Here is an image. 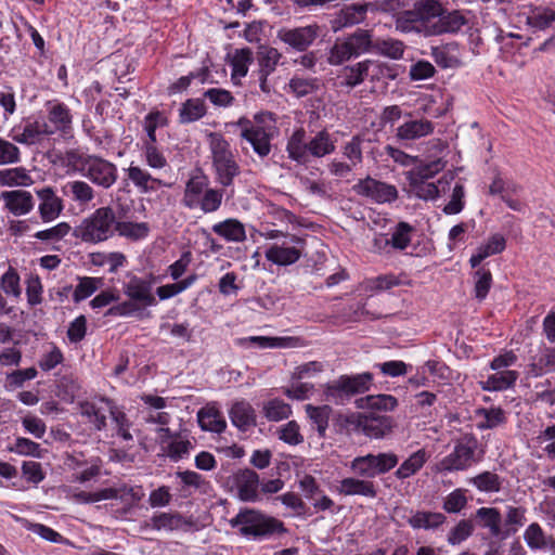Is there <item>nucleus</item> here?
<instances>
[{"instance_id": "35", "label": "nucleus", "mask_w": 555, "mask_h": 555, "mask_svg": "<svg viewBox=\"0 0 555 555\" xmlns=\"http://www.w3.org/2000/svg\"><path fill=\"white\" fill-rule=\"evenodd\" d=\"M301 257V251L295 246L274 244L266 250V258L278 266H289Z\"/></svg>"}, {"instance_id": "25", "label": "nucleus", "mask_w": 555, "mask_h": 555, "mask_svg": "<svg viewBox=\"0 0 555 555\" xmlns=\"http://www.w3.org/2000/svg\"><path fill=\"white\" fill-rule=\"evenodd\" d=\"M476 518L480 526L487 528L492 537H507L516 532L517 528H507L505 531L501 528L502 516L499 509L494 507H480L476 511Z\"/></svg>"}, {"instance_id": "37", "label": "nucleus", "mask_w": 555, "mask_h": 555, "mask_svg": "<svg viewBox=\"0 0 555 555\" xmlns=\"http://www.w3.org/2000/svg\"><path fill=\"white\" fill-rule=\"evenodd\" d=\"M519 374L517 371H495L481 382V388L488 391H502L511 388L517 380Z\"/></svg>"}, {"instance_id": "53", "label": "nucleus", "mask_w": 555, "mask_h": 555, "mask_svg": "<svg viewBox=\"0 0 555 555\" xmlns=\"http://www.w3.org/2000/svg\"><path fill=\"white\" fill-rule=\"evenodd\" d=\"M142 153L146 165L153 170L168 167V160L156 143H143Z\"/></svg>"}, {"instance_id": "30", "label": "nucleus", "mask_w": 555, "mask_h": 555, "mask_svg": "<svg viewBox=\"0 0 555 555\" xmlns=\"http://www.w3.org/2000/svg\"><path fill=\"white\" fill-rule=\"evenodd\" d=\"M47 122L53 134L57 131L67 130L72 124V115L68 107L60 102H49Z\"/></svg>"}, {"instance_id": "36", "label": "nucleus", "mask_w": 555, "mask_h": 555, "mask_svg": "<svg viewBox=\"0 0 555 555\" xmlns=\"http://www.w3.org/2000/svg\"><path fill=\"white\" fill-rule=\"evenodd\" d=\"M197 420L201 428L207 431L222 433L227 423L218 409L207 405L197 413Z\"/></svg>"}, {"instance_id": "59", "label": "nucleus", "mask_w": 555, "mask_h": 555, "mask_svg": "<svg viewBox=\"0 0 555 555\" xmlns=\"http://www.w3.org/2000/svg\"><path fill=\"white\" fill-rule=\"evenodd\" d=\"M167 125V117L160 112H151L144 118V130L147 138L143 143H156V129Z\"/></svg>"}, {"instance_id": "41", "label": "nucleus", "mask_w": 555, "mask_h": 555, "mask_svg": "<svg viewBox=\"0 0 555 555\" xmlns=\"http://www.w3.org/2000/svg\"><path fill=\"white\" fill-rule=\"evenodd\" d=\"M405 51L403 41L395 38H385L374 40L373 52L391 60L402 59Z\"/></svg>"}, {"instance_id": "11", "label": "nucleus", "mask_w": 555, "mask_h": 555, "mask_svg": "<svg viewBox=\"0 0 555 555\" xmlns=\"http://www.w3.org/2000/svg\"><path fill=\"white\" fill-rule=\"evenodd\" d=\"M320 31L321 28L315 23L294 28L281 27L276 33V38L291 49L305 52L314 43Z\"/></svg>"}, {"instance_id": "45", "label": "nucleus", "mask_w": 555, "mask_h": 555, "mask_svg": "<svg viewBox=\"0 0 555 555\" xmlns=\"http://www.w3.org/2000/svg\"><path fill=\"white\" fill-rule=\"evenodd\" d=\"M292 406L281 399H271L263 403L262 413L270 422H281L292 415Z\"/></svg>"}, {"instance_id": "55", "label": "nucleus", "mask_w": 555, "mask_h": 555, "mask_svg": "<svg viewBox=\"0 0 555 555\" xmlns=\"http://www.w3.org/2000/svg\"><path fill=\"white\" fill-rule=\"evenodd\" d=\"M278 438L289 446H298L304 442L300 426L296 421H289L276 430Z\"/></svg>"}, {"instance_id": "21", "label": "nucleus", "mask_w": 555, "mask_h": 555, "mask_svg": "<svg viewBox=\"0 0 555 555\" xmlns=\"http://www.w3.org/2000/svg\"><path fill=\"white\" fill-rule=\"evenodd\" d=\"M435 130L433 121L421 119H409L396 129V139L402 142L416 141L430 135Z\"/></svg>"}, {"instance_id": "4", "label": "nucleus", "mask_w": 555, "mask_h": 555, "mask_svg": "<svg viewBox=\"0 0 555 555\" xmlns=\"http://www.w3.org/2000/svg\"><path fill=\"white\" fill-rule=\"evenodd\" d=\"M208 144L218 182L222 186H230L240 173V166L234 158L229 142L222 134L211 132L208 134Z\"/></svg>"}, {"instance_id": "46", "label": "nucleus", "mask_w": 555, "mask_h": 555, "mask_svg": "<svg viewBox=\"0 0 555 555\" xmlns=\"http://www.w3.org/2000/svg\"><path fill=\"white\" fill-rule=\"evenodd\" d=\"M62 191L65 195L70 194L73 201L79 204H88L94 198L93 189L85 181H69Z\"/></svg>"}, {"instance_id": "44", "label": "nucleus", "mask_w": 555, "mask_h": 555, "mask_svg": "<svg viewBox=\"0 0 555 555\" xmlns=\"http://www.w3.org/2000/svg\"><path fill=\"white\" fill-rule=\"evenodd\" d=\"M121 491H126V488L120 490L116 488H105L95 492L77 491L73 493L72 498L78 503H95L122 498Z\"/></svg>"}, {"instance_id": "60", "label": "nucleus", "mask_w": 555, "mask_h": 555, "mask_svg": "<svg viewBox=\"0 0 555 555\" xmlns=\"http://www.w3.org/2000/svg\"><path fill=\"white\" fill-rule=\"evenodd\" d=\"M446 166V163L438 158L435 160H431L427 164L421 165L414 170H412L409 173L408 179H418V180H427L430 181V179L437 175L438 172L442 171Z\"/></svg>"}, {"instance_id": "40", "label": "nucleus", "mask_w": 555, "mask_h": 555, "mask_svg": "<svg viewBox=\"0 0 555 555\" xmlns=\"http://www.w3.org/2000/svg\"><path fill=\"white\" fill-rule=\"evenodd\" d=\"M465 23L466 20L464 15L459 11L444 12L442 9V12L438 16L436 28H433V31L435 33V36L444 33H456Z\"/></svg>"}, {"instance_id": "10", "label": "nucleus", "mask_w": 555, "mask_h": 555, "mask_svg": "<svg viewBox=\"0 0 555 555\" xmlns=\"http://www.w3.org/2000/svg\"><path fill=\"white\" fill-rule=\"evenodd\" d=\"M156 433L157 442L160 446L163 455L172 462L188 457L194 449V443L186 435L180 433L172 434L168 427H158Z\"/></svg>"}, {"instance_id": "43", "label": "nucleus", "mask_w": 555, "mask_h": 555, "mask_svg": "<svg viewBox=\"0 0 555 555\" xmlns=\"http://www.w3.org/2000/svg\"><path fill=\"white\" fill-rule=\"evenodd\" d=\"M353 56H359L363 53L373 52L374 41L370 31L358 29L353 34L345 37Z\"/></svg>"}, {"instance_id": "7", "label": "nucleus", "mask_w": 555, "mask_h": 555, "mask_svg": "<svg viewBox=\"0 0 555 555\" xmlns=\"http://www.w3.org/2000/svg\"><path fill=\"white\" fill-rule=\"evenodd\" d=\"M230 522L232 527H240L242 534L253 535L255 538L284 533L286 531L281 520L266 516L255 509L240 512Z\"/></svg>"}, {"instance_id": "48", "label": "nucleus", "mask_w": 555, "mask_h": 555, "mask_svg": "<svg viewBox=\"0 0 555 555\" xmlns=\"http://www.w3.org/2000/svg\"><path fill=\"white\" fill-rule=\"evenodd\" d=\"M253 62V52L248 48L235 50L231 59L232 79L238 80L248 73V67Z\"/></svg>"}, {"instance_id": "62", "label": "nucleus", "mask_w": 555, "mask_h": 555, "mask_svg": "<svg viewBox=\"0 0 555 555\" xmlns=\"http://www.w3.org/2000/svg\"><path fill=\"white\" fill-rule=\"evenodd\" d=\"M72 227L67 222H60L52 228L38 231L34 237L42 242H59L70 232Z\"/></svg>"}, {"instance_id": "38", "label": "nucleus", "mask_w": 555, "mask_h": 555, "mask_svg": "<svg viewBox=\"0 0 555 555\" xmlns=\"http://www.w3.org/2000/svg\"><path fill=\"white\" fill-rule=\"evenodd\" d=\"M363 434L370 438H383L391 431V421L387 416L365 417L359 423Z\"/></svg>"}, {"instance_id": "52", "label": "nucleus", "mask_w": 555, "mask_h": 555, "mask_svg": "<svg viewBox=\"0 0 555 555\" xmlns=\"http://www.w3.org/2000/svg\"><path fill=\"white\" fill-rule=\"evenodd\" d=\"M360 408H369L379 411H392L398 405V400L391 395L367 396L359 400Z\"/></svg>"}, {"instance_id": "50", "label": "nucleus", "mask_w": 555, "mask_h": 555, "mask_svg": "<svg viewBox=\"0 0 555 555\" xmlns=\"http://www.w3.org/2000/svg\"><path fill=\"white\" fill-rule=\"evenodd\" d=\"M115 231H117L120 236L131 240H141L147 236L150 227L146 222L116 221Z\"/></svg>"}, {"instance_id": "12", "label": "nucleus", "mask_w": 555, "mask_h": 555, "mask_svg": "<svg viewBox=\"0 0 555 555\" xmlns=\"http://www.w3.org/2000/svg\"><path fill=\"white\" fill-rule=\"evenodd\" d=\"M81 171L92 183L103 189H109L117 180L116 165L98 156H88L81 164Z\"/></svg>"}, {"instance_id": "63", "label": "nucleus", "mask_w": 555, "mask_h": 555, "mask_svg": "<svg viewBox=\"0 0 555 555\" xmlns=\"http://www.w3.org/2000/svg\"><path fill=\"white\" fill-rule=\"evenodd\" d=\"M412 231L413 228L409 223L399 222L391 235V238H389V245L395 249H405L411 243Z\"/></svg>"}, {"instance_id": "14", "label": "nucleus", "mask_w": 555, "mask_h": 555, "mask_svg": "<svg viewBox=\"0 0 555 555\" xmlns=\"http://www.w3.org/2000/svg\"><path fill=\"white\" fill-rule=\"evenodd\" d=\"M282 59V53L273 47L260 46L257 51V77L259 88L263 93L269 94L272 90L268 78L273 74Z\"/></svg>"}, {"instance_id": "9", "label": "nucleus", "mask_w": 555, "mask_h": 555, "mask_svg": "<svg viewBox=\"0 0 555 555\" xmlns=\"http://www.w3.org/2000/svg\"><path fill=\"white\" fill-rule=\"evenodd\" d=\"M398 456L392 452L357 456L350 462V469L362 478H374L395 468Z\"/></svg>"}, {"instance_id": "51", "label": "nucleus", "mask_w": 555, "mask_h": 555, "mask_svg": "<svg viewBox=\"0 0 555 555\" xmlns=\"http://www.w3.org/2000/svg\"><path fill=\"white\" fill-rule=\"evenodd\" d=\"M353 57V54L344 38H337L327 53V63L333 66L341 65Z\"/></svg>"}, {"instance_id": "39", "label": "nucleus", "mask_w": 555, "mask_h": 555, "mask_svg": "<svg viewBox=\"0 0 555 555\" xmlns=\"http://www.w3.org/2000/svg\"><path fill=\"white\" fill-rule=\"evenodd\" d=\"M241 344L255 345L258 348H294L298 346L296 337H268V336H249L240 340Z\"/></svg>"}, {"instance_id": "17", "label": "nucleus", "mask_w": 555, "mask_h": 555, "mask_svg": "<svg viewBox=\"0 0 555 555\" xmlns=\"http://www.w3.org/2000/svg\"><path fill=\"white\" fill-rule=\"evenodd\" d=\"M422 35L435 36L433 28H436L438 16L442 12V5L437 0H418L413 5Z\"/></svg>"}, {"instance_id": "16", "label": "nucleus", "mask_w": 555, "mask_h": 555, "mask_svg": "<svg viewBox=\"0 0 555 555\" xmlns=\"http://www.w3.org/2000/svg\"><path fill=\"white\" fill-rule=\"evenodd\" d=\"M353 190L358 195L369 197L376 203H389L398 197L396 186L371 177L360 180Z\"/></svg>"}, {"instance_id": "1", "label": "nucleus", "mask_w": 555, "mask_h": 555, "mask_svg": "<svg viewBox=\"0 0 555 555\" xmlns=\"http://www.w3.org/2000/svg\"><path fill=\"white\" fill-rule=\"evenodd\" d=\"M286 151L291 159L298 164L310 163L311 157L322 158L335 151V143L326 130L319 131L309 141L306 139V131L299 128L288 139Z\"/></svg>"}, {"instance_id": "13", "label": "nucleus", "mask_w": 555, "mask_h": 555, "mask_svg": "<svg viewBox=\"0 0 555 555\" xmlns=\"http://www.w3.org/2000/svg\"><path fill=\"white\" fill-rule=\"evenodd\" d=\"M384 68H386V65L373 60H364L352 66H346L343 68L341 75L339 76L343 79L340 85L347 88H354L366 78L377 80Z\"/></svg>"}, {"instance_id": "61", "label": "nucleus", "mask_w": 555, "mask_h": 555, "mask_svg": "<svg viewBox=\"0 0 555 555\" xmlns=\"http://www.w3.org/2000/svg\"><path fill=\"white\" fill-rule=\"evenodd\" d=\"M222 199L223 192L221 190L207 189L199 199L197 207H199L204 214H211L221 207Z\"/></svg>"}, {"instance_id": "28", "label": "nucleus", "mask_w": 555, "mask_h": 555, "mask_svg": "<svg viewBox=\"0 0 555 555\" xmlns=\"http://www.w3.org/2000/svg\"><path fill=\"white\" fill-rule=\"evenodd\" d=\"M338 491L343 495H362L365 498H375L377 489L373 481L353 477L344 478L339 482Z\"/></svg>"}, {"instance_id": "15", "label": "nucleus", "mask_w": 555, "mask_h": 555, "mask_svg": "<svg viewBox=\"0 0 555 555\" xmlns=\"http://www.w3.org/2000/svg\"><path fill=\"white\" fill-rule=\"evenodd\" d=\"M35 194L39 199L38 214L43 223L53 222L62 215L64 201L52 186L37 189Z\"/></svg>"}, {"instance_id": "19", "label": "nucleus", "mask_w": 555, "mask_h": 555, "mask_svg": "<svg viewBox=\"0 0 555 555\" xmlns=\"http://www.w3.org/2000/svg\"><path fill=\"white\" fill-rule=\"evenodd\" d=\"M127 179L142 194L155 192L158 188H169L171 184L153 177L146 169L131 162L125 169Z\"/></svg>"}, {"instance_id": "42", "label": "nucleus", "mask_w": 555, "mask_h": 555, "mask_svg": "<svg viewBox=\"0 0 555 555\" xmlns=\"http://www.w3.org/2000/svg\"><path fill=\"white\" fill-rule=\"evenodd\" d=\"M207 108L205 102L201 99L186 100L179 109V120L181 124L194 122L206 115Z\"/></svg>"}, {"instance_id": "33", "label": "nucleus", "mask_w": 555, "mask_h": 555, "mask_svg": "<svg viewBox=\"0 0 555 555\" xmlns=\"http://www.w3.org/2000/svg\"><path fill=\"white\" fill-rule=\"evenodd\" d=\"M52 130L49 128L46 120H35L28 122L22 133L14 137V140L22 144H36L44 137L52 135Z\"/></svg>"}, {"instance_id": "18", "label": "nucleus", "mask_w": 555, "mask_h": 555, "mask_svg": "<svg viewBox=\"0 0 555 555\" xmlns=\"http://www.w3.org/2000/svg\"><path fill=\"white\" fill-rule=\"evenodd\" d=\"M452 180V175H444L437 182L409 179L410 193L424 201H434L450 189Z\"/></svg>"}, {"instance_id": "47", "label": "nucleus", "mask_w": 555, "mask_h": 555, "mask_svg": "<svg viewBox=\"0 0 555 555\" xmlns=\"http://www.w3.org/2000/svg\"><path fill=\"white\" fill-rule=\"evenodd\" d=\"M305 410L312 424L315 425L319 436L324 437L328 427L332 408L330 405L314 406L307 404Z\"/></svg>"}, {"instance_id": "34", "label": "nucleus", "mask_w": 555, "mask_h": 555, "mask_svg": "<svg viewBox=\"0 0 555 555\" xmlns=\"http://www.w3.org/2000/svg\"><path fill=\"white\" fill-rule=\"evenodd\" d=\"M429 459V454L425 449H420L413 452L406 460H404L398 469L395 472V476L400 479H408L418 473Z\"/></svg>"}, {"instance_id": "32", "label": "nucleus", "mask_w": 555, "mask_h": 555, "mask_svg": "<svg viewBox=\"0 0 555 555\" xmlns=\"http://www.w3.org/2000/svg\"><path fill=\"white\" fill-rule=\"evenodd\" d=\"M34 179L25 167H13L0 170V186L27 188L33 185Z\"/></svg>"}, {"instance_id": "56", "label": "nucleus", "mask_w": 555, "mask_h": 555, "mask_svg": "<svg viewBox=\"0 0 555 555\" xmlns=\"http://www.w3.org/2000/svg\"><path fill=\"white\" fill-rule=\"evenodd\" d=\"M364 139L360 135H353L350 141L346 142L341 152L345 158L351 164L353 167L360 165L363 160L362 154V144Z\"/></svg>"}, {"instance_id": "23", "label": "nucleus", "mask_w": 555, "mask_h": 555, "mask_svg": "<svg viewBox=\"0 0 555 555\" xmlns=\"http://www.w3.org/2000/svg\"><path fill=\"white\" fill-rule=\"evenodd\" d=\"M0 199L3 201L4 207L17 217L29 214L35 206L31 193L24 190L4 191Z\"/></svg>"}, {"instance_id": "3", "label": "nucleus", "mask_w": 555, "mask_h": 555, "mask_svg": "<svg viewBox=\"0 0 555 555\" xmlns=\"http://www.w3.org/2000/svg\"><path fill=\"white\" fill-rule=\"evenodd\" d=\"M241 137L245 139L260 157L271 152V140L278 133L273 113L264 112L255 115L253 121H241Z\"/></svg>"}, {"instance_id": "20", "label": "nucleus", "mask_w": 555, "mask_h": 555, "mask_svg": "<svg viewBox=\"0 0 555 555\" xmlns=\"http://www.w3.org/2000/svg\"><path fill=\"white\" fill-rule=\"evenodd\" d=\"M113 405V401L106 398H99L81 402L79 404V411L96 430H102L106 426V415L111 414Z\"/></svg>"}, {"instance_id": "24", "label": "nucleus", "mask_w": 555, "mask_h": 555, "mask_svg": "<svg viewBox=\"0 0 555 555\" xmlns=\"http://www.w3.org/2000/svg\"><path fill=\"white\" fill-rule=\"evenodd\" d=\"M238 498L253 502L258 498L259 476L251 469H242L234 477Z\"/></svg>"}, {"instance_id": "54", "label": "nucleus", "mask_w": 555, "mask_h": 555, "mask_svg": "<svg viewBox=\"0 0 555 555\" xmlns=\"http://www.w3.org/2000/svg\"><path fill=\"white\" fill-rule=\"evenodd\" d=\"M476 414L483 418L478 425L480 429H492L506 422L505 412L501 408L478 409Z\"/></svg>"}, {"instance_id": "26", "label": "nucleus", "mask_w": 555, "mask_h": 555, "mask_svg": "<svg viewBox=\"0 0 555 555\" xmlns=\"http://www.w3.org/2000/svg\"><path fill=\"white\" fill-rule=\"evenodd\" d=\"M232 424L240 430L246 431L256 425V413L251 404L245 400L235 401L230 411Z\"/></svg>"}, {"instance_id": "31", "label": "nucleus", "mask_w": 555, "mask_h": 555, "mask_svg": "<svg viewBox=\"0 0 555 555\" xmlns=\"http://www.w3.org/2000/svg\"><path fill=\"white\" fill-rule=\"evenodd\" d=\"M506 247V241L502 234L495 233L489 240L481 244L476 253L470 257L472 268H476L486 258L502 253Z\"/></svg>"}, {"instance_id": "6", "label": "nucleus", "mask_w": 555, "mask_h": 555, "mask_svg": "<svg viewBox=\"0 0 555 555\" xmlns=\"http://www.w3.org/2000/svg\"><path fill=\"white\" fill-rule=\"evenodd\" d=\"M116 216L111 207H100L85 218L76 235L86 243L104 242L115 232Z\"/></svg>"}, {"instance_id": "57", "label": "nucleus", "mask_w": 555, "mask_h": 555, "mask_svg": "<svg viewBox=\"0 0 555 555\" xmlns=\"http://www.w3.org/2000/svg\"><path fill=\"white\" fill-rule=\"evenodd\" d=\"M102 283L103 282L101 278H79V283L76 286L73 294L74 301L80 302L81 300L90 297L93 293L96 292V289L102 285Z\"/></svg>"}, {"instance_id": "64", "label": "nucleus", "mask_w": 555, "mask_h": 555, "mask_svg": "<svg viewBox=\"0 0 555 555\" xmlns=\"http://www.w3.org/2000/svg\"><path fill=\"white\" fill-rule=\"evenodd\" d=\"M0 287L8 296L20 298L22 294L20 275L16 270L10 267L0 279Z\"/></svg>"}, {"instance_id": "49", "label": "nucleus", "mask_w": 555, "mask_h": 555, "mask_svg": "<svg viewBox=\"0 0 555 555\" xmlns=\"http://www.w3.org/2000/svg\"><path fill=\"white\" fill-rule=\"evenodd\" d=\"M446 521L441 513L417 512L410 517L409 524L414 529H435Z\"/></svg>"}, {"instance_id": "5", "label": "nucleus", "mask_w": 555, "mask_h": 555, "mask_svg": "<svg viewBox=\"0 0 555 555\" xmlns=\"http://www.w3.org/2000/svg\"><path fill=\"white\" fill-rule=\"evenodd\" d=\"M478 441L474 436L465 435L455 441L452 452L437 462L431 470L435 474L447 475L452 472L468 469L475 462Z\"/></svg>"}, {"instance_id": "27", "label": "nucleus", "mask_w": 555, "mask_h": 555, "mask_svg": "<svg viewBox=\"0 0 555 555\" xmlns=\"http://www.w3.org/2000/svg\"><path fill=\"white\" fill-rule=\"evenodd\" d=\"M208 189V179L206 176L196 175L192 176L185 183L182 204L189 209H194L198 206L199 199L204 192Z\"/></svg>"}, {"instance_id": "29", "label": "nucleus", "mask_w": 555, "mask_h": 555, "mask_svg": "<svg viewBox=\"0 0 555 555\" xmlns=\"http://www.w3.org/2000/svg\"><path fill=\"white\" fill-rule=\"evenodd\" d=\"M212 232L222 237L227 242L242 243L246 240L245 225L237 219L229 218L221 222L215 223L211 228Z\"/></svg>"}, {"instance_id": "22", "label": "nucleus", "mask_w": 555, "mask_h": 555, "mask_svg": "<svg viewBox=\"0 0 555 555\" xmlns=\"http://www.w3.org/2000/svg\"><path fill=\"white\" fill-rule=\"evenodd\" d=\"M369 4L352 3L340 9L331 21V28L334 33L346 27L360 24L364 21Z\"/></svg>"}, {"instance_id": "8", "label": "nucleus", "mask_w": 555, "mask_h": 555, "mask_svg": "<svg viewBox=\"0 0 555 555\" xmlns=\"http://www.w3.org/2000/svg\"><path fill=\"white\" fill-rule=\"evenodd\" d=\"M372 380L373 376L367 372L356 375H341L338 379L325 386L324 396L327 401L343 404L350 397L367 391Z\"/></svg>"}, {"instance_id": "2", "label": "nucleus", "mask_w": 555, "mask_h": 555, "mask_svg": "<svg viewBox=\"0 0 555 555\" xmlns=\"http://www.w3.org/2000/svg\"><path fill=\"white\" fill-rule=\"evenodd\" d=\"M155 280L153 274H150L147 278L131 275L122 286L124 294L129 300L113 307L109 309V313L131 315L146 307L155 306L157 302L153 294Z\"/></svg>"}, {"instance_id": "58", "label": "nucleus", "mask_w": 555, "mask_h": 555, "mask_svg": "<svg viewBox=\"0 0 555 555\" xmlns=\"http://www.w3.org/2000/svg\"><path fill=\"white\" fill-rule=\"evenodd\" d=\"M469 482L482 492H499L501 489L500 477L491 472H483L470 478Z\"/></svg>"}]
</instances>
